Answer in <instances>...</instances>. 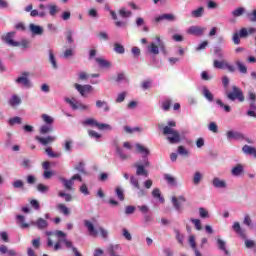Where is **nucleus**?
I'll return each instance as SVG.
<instances>
[{
    "mask_svg": "<svg viewBox=\"0 0 256 256\" xmlns=\"http://www.w3.org/2000/svg\"><path fill=\"white\" fill-rule=\"evenodd\" d=\"M203 13H205V9L203 7H199L198 9L193 10L191 12V15L192 17L199 18V17H203Z\"/></svg>",
    "mask_w": 256,
    "mask_h": 256,
    "instance_id": "obj_42",
    "label": "nucleus"
},
{
    "mask_svg": "<svg viewBox=\"0 0 256 256\" xmlns=\"http://www.w3.org/2000/svg\"><path fill=\"white\" fill-rule=\"evenodd\" d=\"M137 153H140L142 155V161H145V159H149V155H151V151H149V148L143 146V144L136 143L135 144Z\"/></svg>",
    "mask_w": 256,
    "mask_h": 256,
    "instance_id": "obj_9",
    "label": "nucleus"
},
{
    "mask_svg": "<svg viewBox=\"0 0 256 256\" xmlns=\"http://www.w3.org/2000/svg\"><path fill=\"white\" fill-rule=\"evenodd\" d=\"M115 192L119 201H125V193L123 192L121 187H116Z\"/></svg>",
    "mask_w": 256,
    "mask_h": 256,
    "instance_id": "obj_50",
    "label": "nucleus"
},
{
    "mask_svg": "<svg viewBox=\"0 0 256 256\" xmlns=\"http://www.w3.org/2000/svg\"><path fill=\"white\" fill-rule=\"evenodd\" d=\"M66 103H69L71 109H73V111H89L91 109V106L87 105V104H83L79 101H77V99L75 98H66L65 99Z\"/></svg>",
    "mask_w": 256,
    "mask_h": 256,
    "instance_id": "obj_6",
    "label": "nucleus"
},
{
    "mask_svg": "<svg viewBox=\"0 0 256 256\" xmlns=\"http://www.w3.org/2000/svg\"><path fill=\"white\" fill-rule=\"evenodd\" d=\"M82 125H84V127H96V129H99V121L94 118H87L82 122Z\"/></svg>",
    "mask_w": 256,
    "mask_h": 256,
    "instance_id": "obj_28",
    "label": "nucleus"
},
{
    "mask_svg": "<svg viewBox=\"0 0 256 256\" xmlns=\"http://www.w3.org/2000/svg\"><path fill=\"white\" fill-rule=\"evenodd\" d=\"M116 155L120 159V161H127L131 159V156L119 146H116Z\"/></svg>",
    "mask_w": 256,
    "mask_h": 256,
    "instance_id": "obj_22",
    "label": "nucleus"
},
{
    "mask_svg": "<svg viewBox=\"0 0 256 256\" xmlns=\"http://www.w3.org/2000/svg\"><path fill=\"white\" fill-rule=\"evenodd\" d=\"M119 15L122 17V19H129L131 15H133V12L131 10H127V8L123 7L119 10Z\"/></svg>",
    "mask_w": 256,
    "mask_h": 256,
    "instance_id": "obj_36",
    "label": "nucleus"
},
{
    "mask_svg": "<svg viewBox=\"0 0 256 256\" xmlns=\"http://www.w3.org/2000/svg\"><path fill=\"white\" fill-rule=\"evenodd\" d=\"M177 123L175 121L170 120L168 121V125L163 128V135L167 136V141L171 145H175V143H179L181 141V135L179 134V131L173 129V127H176Z\"/></svg>",
    "mask_w": 256,
    "mask_h": 256,
    "instance_id": "obj_2",
    "label": "nucleus"
},
{
    "mask_svg": "<svg viewBox=\"0 0 256 256\" xmlns=\"http://www.w3.org/2000/svg\"><path fill=\"white\" fill-rule=\"evenodd\" d=\"M51 132H53V125L49 124L42 125L39 130L40 135H47V133Z\"/></svg>",
    "mask_w": 256,
    "mask_h": 256,
    "instance_id": "obj_34",
    "label": "nucleus"
},
{
    "mask_svg": "<svg viewBox=\"0 0 256 256\" xmlns=\"http://www.w3.org/2000/svg\"><path fill=\"white\" fill-rule=\"evenodd\" d=\"M217 245L220 251H223L226 255H229V250H227L226 243L221 238L217 239Z\"/></svg>",
    "mask_w": 256,
    "mask_h": 256,
    "instance_id": "obj_37",
    "label": "nucleus"
},
{
    "mask_svg": "<svg viewBox=\"0 0 256 256\" xmlns=\"http://www.w3.org/2000/svg\"><path fill=\"white\" fill-rule=\"evenodd\" d=\"M164 179L168 185L177 187V179H175V177H173L171 174H164Z\"/></svg>",
    "mask_w": 256,
    "mask_h": 256,
    "instance_id": "obj_33",
    "label": "nucleus"
},
{
    "mask_svg": "<svg viewBox=\"0 0 256 256\" xmlns=\"http://www.w3.org/2000/svg\"><path fill=\"white\" fill-rule=\"evenodd\" d=\"M46 235L48 237H51V235H55V237L58 238V241L56 242V244L54 245V251H59V249H61V244L64 243V245L68 248V249H72L73 253L75 256H82L81 253L79 252V250H77L74 246H73V242L67 240V234H65L63 231L61 230H56L55 232L52 231H46Z\"/></svg>",
    "mask_w": 256,
    "mask_h": 256,
    "instance_id": "obj_1",
    "label": "nucleus"
},
{
    "mask_svg": "<svg viewBox=\"0 0 256 256\" xmlns=\"http://www.w3.org/2000/svg\"><path fill=\"white\" fill-rule=\"evenodd\" d=\"M199 215L202 219H207L209 218V212L207 211V209L200 207L199 208Z\"/></svg>",
    "mask_w": 256,
    "mask_h": 256,
    "instance_id": "obj_61",
    "label": "nucleus"
},
{
    "mask_svg": "<svg viewBox=\"0 0 256 256\" xmlns=\"http://www.w3.org/2000/svg\"><path fill=\"white\" fill-rule=\"evenodd\" d=\"M208 130L211 131V133H219V126H217V123L215 122H210Z\"/></svg>",
    "mask_w": 256,
    "mask_h": 256,
    "instance_id": "obj_55",
    "label": "nucleus"
},
{
    "mask_svg": "<svg viewBox=\"0 0 256 256\" xmlns=\"http://www.w3.org/2000/svg\"><path fill=\"white\" fill-rule=\"evenodd\" d=\"M30 225L37 227V229L43 230L49 227V222L43 218H38L37 221H31Z\"/></svg>",
    "mask_w": 256,
    "mask_h": 256,
    "instance_id": "obj_16",
    "label": "nucleus"
},
{
    "mask_svg": "<svg viewBox=\"0 0 256 256\" xmlns=\"http://www.w3.org/2000/svg\"><path fill=\"white\" fill-rule=\"evenodd\" d=\"M189 35H195L196 37H201L205 33V28L201 26H190L187 30Z\"/></svg>",
    "mask_w": 256,
    "mask_h": 256,
    "instance_id": "obj_11",
    "label": "nucleus"
},
{
    "mask_svg": "<svg viewBox=\"0 0 256 256\" xmlns=\"http://www.w3.org/2000/svg\"><path fill=\"white\" fill-rule=\"evenodd\" d=\"M152 197H154V199H158L160 203H165V198L161 196V190L159 188L153 189Z\"/></svg>",
    "mask_w": 256,
    "mask_h": 256,
    "instance_id": "obj_35",
    "label": "nucleus"
},
{
    "mask_svg": "<svg viewBox=\"0 0 256 256\" xmlns=\"http://www.w3.org/2000/svg\"><path fill=\"white\" fill-rule=\"evenodd\" d=\"M212 186L215 189H227V181H225L219 177H214L212 179Z\"/></svg>",
    "mask_w": 256,
    "mask_h": 256,
    "instance_id": "obj_14",
    "label": "nucleus"
},
{
    "mask_svg": "<svg viewBox=\"0 0 256 256\" xmlns=\"http://www.w3.org/2000/svg\"><path fill=\"white\" fill-rule=\"evenodd\" d=\"M243 153H245V155H253V157L256 159V148L255 147H251L249 145H244L242 148Z\"/></svg>",
    "mask_w": 256,
    "mask_h": 256,
    "instance_id": "obj_31",
    "label": "nucleus"
},
{
    "mask_svg": "<svg viewBox=\"0 0 256 256\" xmlns=\"http://www.w3.org/2000/svg\"><path fill=\"white\" fill-rule=\"evenodd\" d=\"M12 187L14 189H23V187H25V183L23 182V180H15L14 182H12Z\"/></svg>",
    "mask_w": 256,
    "mask_h": 256,
    "instance_id": "obj_57",
    "label": "nucleus"
},
{
    "mask_svg": "<svg viewBox=\"0 0 256 256\" xmlns=\"http://www.w3.org/2000/svg\"><path fill=\"white\" fill-rule=\"evenodd\" d=\"M200 93L205 97L209 103H213L215 96H213V93L207 88V86H202L199 88Z\"/></svg>",
    "mask_w": 256,
    "mask_h": 256,
    "instance_id": "obj_15",
    "label": "nucleus"
},
{
    "mask_svg": "<svg viewBox=\"0 0 256 256\" xmlns=\"http://www.w3.org/2000/svg\"><path fill=\"white\" fill-rule=\"evenodd\" d=\"M29 31L34 36H37V35L41 36V35H43V33H45V30L43 29L42 26H39L34 23L29 24Z\"/></svg>",
    "mask_w": 256,
    "mask_h": 256,
    "instance_id": "obj_12",
    "label": "nucleus"
},
{
    "mask_svg": "<svg viewBox=\"0 0 256 256\" xmlns=\"http://www.w3.org/2000/svg\"><path fill=\"white\" fill-rule=\"evenodd\" d=\"M42 120L44 121V123H46V125H53V123L55 122L53 117H51L47 114L42 115Z\"/></svg>",
    "mask_w": 256,
    "mask_h": 256,
    "instance_id": "obj_53",
    "label": "nucleus"
},
{
    "mask_svg": "<svg viewBox=\"0 0 256 256\" xmlns=\"http://www.w3.org/2000/svg\"><path fill=\"white\" fill-rule=\"evenodd\" d=\"M130 185H133L135 189H141V185L139 184V179L134 175L130 176Z\"/></svg>",
    "mask_w": 256,
    "mask_h": 256,
    "instance_id": "obj_49",
    "label": "nucleus"
},
{
    "mask_svg": "<svg viewBox=\"0 0 256 256\" xmlns=\"http://www.w3.org/2000/svg\"><path fill=\"white\" fill-rule=\"evenodd\" d=\"M37 191H39V193H49V186L45 184H38Z\"/></svg>",
    "mask_w": 256,
    "mask_h": 256,
    "instance_id": "obj_60",
    "label": "nucleus"
},
{
    "mask_svg": "<svg viewBox=\"0 0 256 256\" xmlns=\"http://www.w3.org/2000/svg\"><path fill=\"white\" fill-rule=\"evenodd\" d=\"M244 171H245V166H243V164H236L231 170V175L233 177H241Z\"/></svg>",
    "mask_w": 256,
    "mask_h": 256,
    "instance_id": "obj_18",
    "label": "nucleus"
},
{
    "mask_svg": "<svg viewBox=\"0 0 256 256\" xmlns=\"http://www.w3.org/2000/svg\"><path fill=\"white\" fill-rule=\"evenodd\" d=\"M56 209H58L60 213H63L64 215H69L71 213L65 204H58Z\"/></svg>",
    "mask_w": 256,
    "mask_h": 256,
    "instance_id": "obj_46",
    "label": "nucleus"
},
{
    "mask_svg": "<svg viewBox=\"0 0 256 256\" xmlns=\"http://www.w3.org/2000/svg\"><path fill=\"white\" fill-rule=\"evenodd\" d=\"M58 197H62L64 199V201H66V203L73 201V196H71V194L65 193L63 191H60L58 193Z\"/></svg>",
    "mask_w": 256,
    "mask_h": 256,
    "instance_id": "obj_44",
    "label": "nucleus"
},
{
    "mask_svg": "<svg viewBox=\"0 0 256 256\" xmlns=\"http://www.w3.org/2000/svg\"><path fill=\"white\" fill-rule=\"evenodd\" d=\"M96 107L97 109H103L105 113H109V111H111L109 104L107 103V101H104V100H97Z\"/></svg>",
    "mask_w": 256,
    "mask_h": 256,
    "instance_id": "obj_29",
    "label": "nucleus"
},
{
    "mask_svg": "<svg viewBox=\"0 0 256 256\" xmlns=\"http://www.w3.org/2000/svg\"><path fill=\"white\" fill-rule=\"evenodd\" d=\"M88 135L89 137H91V139H95L96 141H99V139H101V134L94 130H88Z\"/></svg>",
    "mask_w": 256,
    "mask_h": 256,
    "instance_id": "obj_56",
    "label": "nucleus"
},
{
    "mask_svg": "<svg viewBox=\"0 0 256 256\" xmlns=\"http://www.w3.org/2000/svg\"><path fill=\"white\" fill-rule=\"evenodd\" d=\"M216 105H219L221 109L225 111V113H231V106L223 103V100L217 99L216 100Z\"/></svg>",
    "mask_w": 256,
    "mask_h": 256,
    "instance_id": "obj_39",
    "label": "nucleus"
},
{
    "mask_svg": "<svg viewBox=\"0 0 256 256\" xmlns=\"http://www.w3.org/2000/svg\"><path fill=\"white\" fill-rule=\"evenodd\" d=\"M13 37H15V32H8L6 35L2 36V41L10 47H19V42L13 40Z\"/></svg>",
    "mask_w": 256,
    "mask_h": 256,
    "instance_id": "obj_8",
    "label": "nucleus"
},
{
    "mask_svg": "<svg viewBox=\"0 0 256 256\" xmlns=\"http://www.w3.org/2000/svg\"><path fill=\"white\" fill-rule=\"evenodd\" d=\"M76 171H78V173H81L82 175H87V171L85 170V162H79L76 166H75Z\"/></svg>",
    "mask_w": 256,
    "mask_h": 256,
    "instance_id": "obj_43",
    "label": "nucleus"
},
{
    "mask_svg": "<svg viewBox=\"0 0 256 256\" xmlns=\"http://www.w3.org/2000/svg\"><path fill=\"white\" fill-rule=\"evenodd\" d=\"M16 223L21 229H29V227H31V224L25 222V216L23 215L16 216Z\"/></svg>",
    "mask_w": 256,
    "mask_h": 256,
    "instance_id": "obj_25",
    "label": "nucleus"
},
{
    "mask_svg": "<svg viewBox=\"0 0 256 256\" xmlns=\"http://www.w3.org/2000/svg\"><path fill=\"white\" fill-rule=\"evenodd\" d=\"M226 137L228 141L243 139V135L239 131L230 130L226 132Z\"/></svg>",
    "mask_w": 256,
    "mask_h": 256,
    "instance_id": "obj_19",
    "label": "nucleus"
},
{
    "mask_svg": "<svg viewBox=\"0 0 256 256\" xmlns=\"http://www.w3.org/2000/svg\"><path fill=\"white\" fill-rule=\"evenodd\" d=\"M174 233L176 235V239H177L178 243H180V245H183L185 236H183V234H181V232L177 229L174 230Z\"/></svg>",
    "mask_w": 256,
    "mask_h": 256,
    "instance_id": "obj_58",
    "label": "nucleus"
},
{
    "mask_svg": "<svg viewBox=\"0 0 256 256\" xmlns=\"http://www.w3.org/2000/svg\"><path fill=\"white\" fill-rule=\"evenodd\" d=\"M201 179H203V174L199 171L195 172L193 176V184L199 185V183H201Z\"/></svg>",
    "mask_w": 256,
    "mask_h": 256,
    "instance_id": "obj_47",
    "label": "nucleus"
},
{
    "mask_svg": "<svg viewBox=\"0 0 256 256\" xmlns=\"http://www.w3.org/2000/svg\"><path fill=\"white\" fill-rule=\"evenodd\" d=\"M96 63H98V66L101 69H111V62H109L107 59L103 57H97L95 58Z\"/></svg>",
    "mask_w": 256,
    "mask_h": 256,
    "instance_id": "obj_23",
    "label": "nucleus"
},
{
    "mask_svg": "<svg viewBox=\"0 0 256 256\" xmlns=\"http://www.w3.org/2000/svg\"><path fill=\"white\" fill-rule=\"evenodd\" d=\"M22 100L21 97H19V95L17 94H13L10 99L8 100V105L10 107H19V105L21 104Z\"/></svg>",
    "mask_w": 256,
    "mask_h": 256,
    "instance_id": "obj_24",
    "label": "nucleus"
},
{
    "mask_svg": "<svg viewBox=\"0 0 256 256\" xmlns=\"http://www.w3.org/2000/svg\"><path fill=\"white\" fill-rule=\"evenodd\" d=\"M47 9H48L49 14L51 15V17H55V15H57V13L59 11V7L57 5H53V4H49L47 6Z\"/></svg>",
    "mask_w": 256,
    "mask_h": 256,
    "instance_id": "obj_41",
    "label": "nucleus"
},
{
    "mask_svg": "<svg viewBox=\"0 0 256 256\" xmlns=\"http://www.w3.org/2000/svg\"><path fill=\"white\" fill-rule=\"evenodd\" d=\"M48 61L52 65V69H59V65L57 64V58L55 57V52L52 49L48 50Z\"/></svg>",
    "mask_w": 256,
    "mask_h": 256,
    "instance_id": "obj_21",
    "label": "nucleus"
},
{
    "mask_svg": "<svg viewBox=\"0 0 256 256\" xmlns=\"http://www.w3.org/2000/svg\"><path fill=\"white\" fill-rule=\"evenodd\" d=\"M247 17L249 21H251L252 23H256V9L252 12L247 13Z\"/></svg>",
    "mask_w": 256,
    "mask_h": 256,
    "instance_id": "obj_64",
    "label": "nucleus"
},
{
    "mask_svg": "<svg viewBox=\"0 0 256 256\" xmlns=\"http://www.w3.org/2000/svg\"><path fill=\"white\" fill-rule=\"evenodd\" d=\"M165 53V42L160 37H156L155 41L150 42L146 47V53L148 55H159V53Z\"/></svg>",
    "mask_w": 256,
    "mask_h": 256,
    "instance_id": "obj_3",
    "label": "nucleus"
},
{
    "mask_svg": "<svg viewBox=\"0 0 256 256\" xmlns=\"http://www.w3.org/2000/svg\"><path fill=\"white\" fill-rule=\"evenodd\" d=\"M232 229L237 235H239V237L245 239V230L241 228V224L239 222H234V224L232 225Z\"/></svg>",
    "mask_w": 256,
    "mask_h": 256,
    "instance_id": "obj_26",
    "label": "nucleus"
},
{
    "mask_svg": "<svg viewBox=\"0 0 256 256\" xmlns=\"http://www.w3.org/2000/svg\"><path fill=\"white\" fill-rule=\"evenodd\" d=\"M236 65H237L238 71L240 73H242L243 75H245L247 73V66H245V64H243V62L237 61Z\"/></svg>",
    "mask_w": 256,
    "mask_h": 256,
    "instance_id": "obj_52",
    "label": "nucleus"
},
{
    "mask_svg": "<svg viewBox=\"0 0 256 256\" xmlns=\"http://www.w3.org/2000/svg\"><path fill=\"white\" fill-rule=\"evenodd\" d=\"M227 98L230 101H235L236 99H238V101L240 102L245 101V96H243V91H241L237 86L232 87V92L227 93Z\"/></svg>",
    "mask_w": 256,
    "mask_h": 256,
    "instance_id": "obj_7",
    "label": "nucleus"
},
{
    "mask_svg": "<svg viewBox=\"0 0 256 256\" xmlns=\"http://www.w3.org/2000/svg\"><path fill=\"white\" fill-rule=\"evenodd\" d=\"M99 131H113V127L109 124L100 123L98 124Z\"/></svg>",
    "mask_w": 256,
    "mask_h": 256,
    "instance_id": "obj_51",
    "label": "nucleus"
},
{
    "mask_svg": "<svg viewBox=\"0 0 256 256\" xmlns=\"http://www.w3.org/2000/svg\"><path fill=\"white\" fill-rule=\"evenodd\" d=\"M125 97H127V92H121L117 95L116 97V102L117 103H123V101H125Z\"/></svg>",
    "mask_w": 256,
    "mask_h": 256,
    "instance_id": "obj_63",
    "label": "nucleus"
},
{
    "mask_svg": "<svg viewBox=\"0 0 256 256\" xmlns=\"http://www.w3.org/2000/svg\"><path fill=\"white\" fill-rule=\"evenodd\" d=\"M30 75L31 73L24 71L14 80V82L16 85H19V87H22V89H31L33 88V82L29 79Z\"/></svg>",
    "mask_w": 256,
    "mask_h": 256,
    "instance_id": "obj_4",
    "label": "nucleus"
},
{
    "mask_svg": "<svg viewBox=\"0 0 256 256\" xmlns=\"http://www.w3.org/2000/svg\"><path fill=\"white\" fill-rule=\"evenodd\" d=\"M162 109H163V111H169V109H171V100L170 99H166L162 102Z\"/></svg>",
    "mask_w": 256,
    "mask_h": 256,
    "instance_id": "obj_62",
    "label": "nucleus"
},
{
    "mask_svg": "<svg viewBox=\"0 0 256 256\" xmlns=\"http://www.w3.org/2000/svg\"><path fill=\"white\" fill-rule=\"evenodd\" d=\"M245 13V8L239 7L236 8L234 11H232V16L233 17H241Z\"/></svg>",
    "mask_w": 256,
    "mask_h": 256,
    "instance_id": "obj_54",
    "label": "nucleus"
},
{
    "mask_svg": "<svg viewBox=\"0 0 256 256\" xmlns=\"http://www.w3.org/2000/svg\"><path fill=\"white\" fill-rule=\"evenodd\" d=\"M226 66H227V61L225 60H222V61L214 60L213 62L214 69H225Z\"/></svg>",
    "mask_w": 256,
    "mask_h": 256,
    "instance_id": "obj_40",
    "label": "nucleus"
},
{
    "mask_svg": "<svg viewBox=\"0 0 256 256\" xmlns=\"http://www.w3.org/2000/svg\"><path fill=\"white\" fill-rule=\"evenodd\" d=\"M30 15H31V17H45V15H47V12H45V11H40L39 12V10H32L31 12H30Z\"/></svg>",
    "mask_w": 256,
    "mask_h": 256,
    "instance_id": "obj_59",
    "label": "nucleus"
},
{
    "mask_svg": "<svg viewBox=\"0 0 256 256\" xmlns=\"http://www.w3.org/2000/svg\"><path fill=\"white\" fill-rule=\"evenodd\" d=\"M35 139H36V141H38V143H40V145H43L45 147L47 145H51V143H54V141H56L57 137H55V136H47V137L36 136Z\"/></svg>",
    "mask_w": 256,
    "mask_h": 256,
    "instance_id": "obj_10",
    "label": "nucleus"
},
{
    "mask_svg": "<svg viewBox=\"0 0 256 256\" xmlns=\"http://www.w3.org/2000/svg\"><path fill=\"white\" fill-rule=\"evenodd\" d=\"M87 15L91 19H99V12L95 8H90L87 12Z\"/></svg>",
    "mask_w": 256,
    "mask_h": 256,
    "instance_id": "obj_45",
    "label": "nucleus"
},
{
    "mask_svg": "<svg viewBox=\"0 0 256 256\" xmlns=\"http://www.w3.org/2000/svg\"><path fill=\"white\" fill-rule=\"evenodd\" d=\"M178 155H181L182 157H189V150L185 148V146H178L177 150Z\"/></svg>",
    "mask_w": 256,
    "mask_h": 256,
    "instance_id": "obj_48",
    "label": "nucleus"
},
{
    "mask_svg": "<svg viewBox=\"0 0 256 256\" xmlns=\"http://www.w3.org/2000/svg\"><path fill=\"white\" fill-rule=\"evenodd\" d=\"M45 153L48 155V157H51L52 159H59V157L63 155L61 152H53V149L51 147L46 148Z\"/></svg>",
    "mask_w": 256,
    "mask_h": 256,
    "instance_id": "obj_32",
    "label": "nucleus"
},
{
    "mask_svg": "<svg viewBox=\"0 0 256 256\" xmlns=\"http://www.w3.org/2000/svg\"><path fill=\"white\" fill-rule=\"evenodd\" d=\"M75 89L80 93V95H82V97H85V93H91V91H93V86L89 84H75Z\"/></svg>",
    "mask_w": 256,
    "mask_h": 256,
    "instance_id": "obj_13",
    "label": "nucleus"
},
{
    "mask_svg": "<svg viewBox=\"0 0 256 256\" xmlns=\"http://www.w3.org/2000/svg\"><path fill=\"white\" fill-rule=\"evenodd\" d=\"M21 123H23V119L19 116H16V117H13V118H10L8 120V124L13 127L15 125H21Z\"/></svg>",
    "mask_w": 256,
    "mask_h": 256,
    "instance_id": "obj_38",
    "label": "nucleus"
},
{
    "mask_svg": "<svg viewBox=\"0 0 256 256\" xmlns=\"http://www.w3.org/2000/svg\"><path fill=\"white\" fill-rule=\"evenodd\" d=\"M161 21H177V17L173 14H162L160 16L155 17V22L156 23H161Z\"/></svg>",
    "mask_w": 256,
    "mask_h": 256,
    "instance_id": "obj_17",
    "label": "nucleus"
},
{
    "mask_svg": "<svg viewBox=\"0 0 256 256\" xmlns=\"http://www.w3.org/2000/svg\"><path fill=\"white\" fill-rule=\"evenodd\" d=\"M61 183H63L65 189H67V191H73V185H75V182H73V180L70 178L69 180L66 178L61 177L60 178Z\"/></svg>",
    "mask_w": 256,
    "mask_h": 256,
    "instance_id": "obj_30",
    "label": "nucleus"
},
{
    "mask_svg": "<svg viewBox=\"0 0 256 256\" xmlns=\"http://www.w3.org/2000/svg\"><path fill=\"white\" fill-rule=\"evenodd\" d=\"M20 167H22V169H25L26 171L33 169V160L29 158H23L20 162Z\"/></svg>",
    "mask_w": 256,
    "mask_h": 256,
    "instance_id": "obj_27",
    "label": "nucleus"
},
{
    "mask_svg": "<svg viewBox=\"0 0 256 256\" xmlns=\"http://www.w3.org/2000/svg\"><path fill=\"white\" fill-rule=\"evenodd\" d=\"M84 225L87 228L88 233H89V235H91V237H97V235H99V231H97V229H95V225H93L91 223V221L85 220Z\"/></svg>",
    "mask_w": 256,
    "mask_h": 256,
    "instance_id": "obj_20",
    "label": "nucleus"
},
{
    "mask_svg": "<svg viewBox=\"0 0 256 256\" xmlns=\"http://www.w3.org/2000/svg\"><path fill=\"white\" fill-rule=\"evenodd\" d=\"M134 167L136 169L137 177H149V171L145 169L146 167H151V162H149V159L145 158V160H142V163H135Z\"/></svg>",
    "mask_w": 256,
    "mask_h": 256,
    "instance_id": "obj_5",
    "label": "nucleus"
}]
</instances>
